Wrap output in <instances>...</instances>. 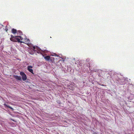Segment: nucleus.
Segmentation results:
<instances>
[{
    "label": "nucleus",
    "instance_id": "nucleus-2",
    "mask_svg": "<svg viewBox=\"0 0 134 134\" xmlns=\"http://www.w3.org/2000/svg\"><path fill=\"white\" fill-rule=\"evenodd\" d=\"M12 32L14 34L17 33L18 35H21L22 34V32L20 31H16L15 29H13L12 30Z\"/></svg>",
    "mask_w": 134,
    "mask_h": 134
},
{
    "label": "nucleus",
    "instance_id": "nucleus-9",
    "mask_svg": "<svg viewBox=\"0 0 134 134\" xmlns=\"http://www.w3.org/2000/svg\"><path fill=\"white\" fill-rule=\"evenodd\" d=\"M52 56H56L58 57V56L56 54L54 53H53V54H52Z\"/></svg>",
    "mask_w": 134,
    "mask_h": 134
},
{
    "label": "nucleus",
    "instance_id": "nucleus-10",
    "mask_svg": "<svg viewBox=\"0 0 134 134\" xmlns=\"http://www.w3.org/2000/svg\"><path fill=\"white\" fill-rule=\"evenodd\" d=\"M5 30L6 31H8V29L7 28H6V27L5 28Z\"/></svg>",
    "mask_w": 134,
    "mask_h": 134
},
{
    "label": "nucleus",
    "instance_id": "nucleus-6",
    "mask_svg": "<svg viewBox=\"0 0 134 134\" xmlns=\"http://www.w3.org/2000/svg\"><path fill=\"white\" fill-rule=\"evenodd\" d=\"M44 58L46 60L48 61L49 60L50 57L49 56H47L44 57Z\"/></svg>",
    "mask_w": 134,
    "mask_h": 134
},
{
    "label": "nucleus",
    "instance_id": "nucleus-1",
    "mask_svg": "<svg viewBox=\"0 0 134 134\" xmlns=\"http://www.w3.org/2000/svg\"><path fill=\"white\" fill-rule=\"evenodd\" d=\"M10 36L11 38H10V40L12 41L15 42L16 41V40L18 42L26 44L30 47L31 49H33L34 52L36 51L38 53H40L42 54L43 52V50H41L38 47H35L32 46L30 43V41L29 40L26 38H23V37L21 36H14L12 35Z\"/></svg>",
    "mask_w": 134,
    "mask_h": 134
},
{
    "label": "nucleus",
    "instance_id": "nucleus-3",
    "mask_svg": "<svg viewBox=\"0 0 134 134\" xmlns=\"http://www.w3.org/2000/svg\"><path fill=\"white\" fill-rule=\"evenodd\" d=\"M20 74L22 76V78L23 80V81H25L27 79V77L25 74L23 72H20Z\"/></svg>",
    "mask_w": 134,
    "mask_h": 134
},
{
    "label": "nucleus",
    "instance_id": "nucleus-7",
    "mask_svg": "<svg viewBox=\"0 0 134 134\" xmlns=\"http://www.w3.org/2000/svg\"><path fill=\"white\" fill-rule=\"evenodd\" d=\"M4 105L5 107L9 108L10 109H12V110H13V109L12 107H10V106H9L6 103H4Z\"/></svg>",
    "mask_w": 134,
    "mask_h": 134
},
{
    "label": "nucleus",
    "instance_id": "nucleus-8",
    "mask_svg": "<svg viewBox=\"0 0 134 134\" xmlns=\"http://www.w3.org/2000/svg\"><path fill=\"white\" fill-rule=\"evenodd\" d=\"M68 88L69 89L71 90H72L73 89V87H71V88H70V86H68Z\"/></svg>",
    "mask_w": 134,
    "mask_h": 134
},
{
    "label": "nucleus",
    "instance_id": "nucleus-4",
    "mask_svg": "<svg viewBox=\"0 0 134 134\" xmlns=\"http://www.w3.org/2000/svg\"><path fill=\"white\" fill-rule=\"evenodd\" d=\"M32 66H30V65H29V66H28L27 67V69L29 70V71H30V72H31V73L32 74H33V70L32 69Z\"/></svg>",
    "mask_w": 134,
    "mask_h": 134
},
{
    "label": "nucleus",
    "instance_id": "nucleus-5",
    "mask_svg": "<svg viewBox=\"0 0 134 134\" xmlns=\"http://www.w3.org/2000/svg\"><path fill=\"white\" fill-rule=\"evenodd\" d=\"M14 77L16 79L18 80H21V78L20 76H14Z\"/></svg>",
    "mask_w": 134,
    "mask_h": 134
},
{
    "label": "nucleus",
    "instance_id": "nucleus-11",
    "mask_svg": "<svg viewBox=\"0 0 134 134\" xmlns=\"http://www.w3.org/2000/svg\"><path fill=\"white\" fill-rule=\"evenodd\" d=\"M100 85H101V86H103L104 85L103 84H99Z\"/></svg>",
    "mask_w": 134,
    "mask_h": 134
}]
</instances>
